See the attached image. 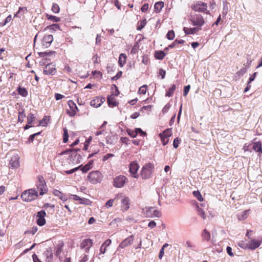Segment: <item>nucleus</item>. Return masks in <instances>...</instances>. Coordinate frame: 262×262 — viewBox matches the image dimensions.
<instances>
[{
	"instance_id": "nucleus-56",
	"label": "nucleus",
	"mask_w": 262,
	"mask_h": 262,
	"mask_svg": "<svg viewBox=\"0 0 262 262\" xmlns=\"http://www.w3.org/2000/svg\"><path fill=\"white\" fill-rule=\"evenodd\" d=\"M247 70L245 68H242L239 71L237 72L238 76H243L246 73Z\"/></svg>"
},
{
	"instance_id": "nucleus-36",
	"label": "nucleus",
	"mask_w": 262,
	"mask_h": 262,
	"mask_svg": "<svg viewBox=\"0 0 262 262\" xmlns=\"http://www.w3.org/2000/svg\"><path fill=\"white\" fill-rule=\"evenodd\" d=\"M174 37V32L173 30L169 31L166 34V37L169 40H173Z\"/></svg>"
},
{
	"instance_id": "nucleus-50",
	"label": "nucleus",
	"mask_w": 262,
	"mask_h": 262,
	"mask_svg": "<svg viewBox=\"0 0 262 262\" xmlns=\"http://www.w3.org/2000/svg\"><path fill=\"white\" fill-rule=\"evenodd\" d=\"M146 19H144L140 22V25L137 27V30H141L146 25Z\"/></svg>"
},
{
	"instance_id": "nucleus-40",
	"label": "nucleus",
	"mask_w": 262,
	"mask_h": 262,
	"mask_svg": "<svg viewBox=\"0 0 262 262\" xmlns=\"http://www.w3.org/2000/svg\"><path fill=\"white\" fill-rule=\"evenodd\" d=\"M52 11L54 13H58L60 11V8L58 4H53L52 7Z\"/></svg>"
},
{
	"instance_id": "nucleus-64",
	"label": "nucleus",
	"mask_w": 262,
	"mask_h": 262,
	"mask_svg": "<svg viewBox=\"0 0 262 262\" xmlns=\"http://www.w3.org/2000/svg\"><path fill=\"white\" fill-rule=\"evenodd\" d=\"M32 258L34 262H41L35 254L32 255Z\"/></svg>"
},
{
	"instance_id": "nucleus-59",
	"label": "nucleus",
	"mask_w": 262,
	"mask_h": 262,
	"mask_svg": "<svg viewBox=\"0 0 262 262\" xmlns=\"http://www.w3.org/2000/svg\"><path fill=\"white\" fill-rule=\"evenodd\" d=\"M148 9V4H144L142 7H141V11L142 12H146Z\"/></svg>"
},
{
	"instance_id": "nucleus-32",
	"label": "nucleus",
	"mask_w": 262,
	"mask_h": 262,
	"mask_svg": "<svg viewBox=\"0 0 262 262\" xmlns=\"http://www.w3.org/2000/svg\"><path fill=\"white\" fill-rule=\"evenodd\" d=\"M26 117V114L25 113V110L22 109L21 111L18 112V121L22 122L24 121V118Z\"/></svg>"
},
{
	"instance_id": "nucleus-7",
	"label": "nucleus",
	"mask_w": 262,
	"mask_h": 262,
	"mask_svg": "<svg viewBox=\"0 0 262 262\" xmlns=\"http://www.w3.org/2000/svg\"><path fill=\"white\" fill-rule=\"evenodd\" d=\"M191 21L193 25L200 27L204 24L205 21L203 16L201 15H197L195 16L191 17Z\"/></svg>"
},
{
	"instance_id": "nucleus-9",
	"label": "nucleus",
	"mask_w": 262,
	"mask_h": 262,
	"mask_svg": "<svg viewBox=\"0 0 262 262\" xmlns=\"http://www.w3.org/2000/svg\"><path fill=\"white\" fill-rule=\"evenodd\" d=\"M139 168V165L136 162H133L129 164V172L130 174L135 178H138L139 174L137 171Z\"/></svg>"
},
{
	"instance_id": "nucleus-17",
	"label": "nucleus",
	"mask_w": 262,
	"mask_h": 262,
	"mask_svg": "<svg viewBox=\"0 0 262 262\" xmlns=\"http://www.w3.org/2000/svg\"><path fill=\"white\" fill-rule=\"evenodd\" d=\"M129 199L127 196H124L121 200V208L123 211H126L129 208Z\"/></svg>"
},
{
	"instance_id": "nucleus-21",
	"label": "nucleus",
	"mask_w": 262,
	"mask_h": 262,
	"mask_svg": "<svg viewBox=\"0 0 262 262\" xmlns=\"http://www.w3.org/2000/svg\"><path fill=\"white\" fill-rule=\"evenodd\" d=\"M44 256L46 257V260L48 262H50L53 258V253L51 248L47 249L43 253Z\"/></svg>"
},
{
	"instance_id": "nucleus-52",
	"label": "nucleus",
	"mask_w": 262,
	"mask_h": 262,
	"mask_svg": "<svg viewBox=\"0 0 262 262\" xmlns=\"http://www.w3.org/2000/svg\"><path fill=\"white\" fill-rule=\"evenodd\" d=\"M170 106H171V105L170 104V103H167L164 106V107L163 108V110H162L163 113L165 114V113H167L168 111V110H169Z\"/></svg>"
},
{
	"instance_id": "nucleus-34",
	"label": "nucleus",
	"mask_w": 262,
	"mask_h": 262,
	"mask_svg": "<svg viewBox=\"0 0 262 262\" xmlns=\"http://www.w3.org/2000/svg\"><path fill=\"white\" fill-rule=\"evenodd\" d=\"M35 118L33 114L30 113L28 115L27 117V122L28 124H32Z\"/></svg>"
},
{
	"instance_id": "nucleus-47",
	"label": "nucleus",
	"mask_w": 262,
	"mask_h": 262,
	"mask_svg": "<svg viewBox=\"0 0 262 262\" xmlns=\"http://www.w3.org/2000/svg\"><path fill=\"white\" fill-rule=\"evenodd\" d=\"M91 166H89V165H87V164H85L84 166H83L82 165L81 167H80V169L81 170V171L84 172V173H85L88 170H89L91 168Z\"/></svg>"
},
{
	"instance_id": "nucleus-49",
	"label": "nucleus",
	"mask_w": 262,
	"mask_h": 262,
	"mask_svg": "<svg viewBox=\"0 0 262 262\" xmlns=\"http://www.w3.org/2000/svg\"><path fill=\"white\" fill-rule=\"evenodd\" d=\"M81 166H82V165H80L78 167H75L74 168H73L72 169H71V170H66V171H65V172H66V173H67L68 174H72L73 172H74L76 171L77 170H78L79 169H80V167H81Z\"/></svg>"
},
{
	"instance_id": "nucleus-37",
	"label": "nucleus",
	"mask_w": 262,
	"mask_h": 262,
	"mask_svg": "<svg viewBox=\"0 0 262 262\" xmlns=\"http://www.w3.org/2000/svg\"><path fill=\"white\" fill-rule=\"evenodd\" d=\"M193 194L199 201H202L203 200V198L199 191H194Z\"/></svg>"
},
{
	"instance_id": "nucleus-6",
	"label": "nucleus",
	"mask_w": 262,
	"mask_h": 262,
	"mask_svg": "<svg viewBox=\"0 0 262 262\" xmlns=\"http://www.w3.org/2000/svg\"><path fill=\"white\" fill-rule=\"evenodd\" d=\"M127 181V179L124 176H119L114 180V186L117 188H121Z\"/></svg>"
},
{
	"instance_id": "nucleus-10",
	"label": "nucleus",
	"mask_w": 262,
	"mask_h": 262,
	"mask_svg": "<svg viewBox=\"0 0 262 262\" xmlns=\"http://www.w3.org/2000/svg\"><path fill=\"white\" fill-rule=\"evenodd\" d=\"M78 150H79V149H74L70 155V160L73 163L78 164L81 162V157L80 155L77 153V151Z\"/></svg>"
},
{
	"instance_id": "nucleus-29",
	"label": "nucleus",
	"mask_w": 262,
	"mask_h": 262,
	"mask_svg": "<svg viewBox=\"0 0 262 262\" xmlns=\"http://www.w3.org/2000/svg\"><path fill=\"white\" fill-rule=\"evenodd\" d=\"M17 92L18 94L23 97H26L28 95V92L24 88L19 86L17 88Z\"/></svg>"
},
{
	"instance_id": "nucleus-25",
	"label": "nucleus",
	"mask_w": 262,
	"mask_h": 262,
	"mask_svg": "<svg viewBox=\"0 0 262 262\" xmlns=\"http://www.w3.org/2000/svg\"><path fill=\"white\" fill-rule=\"evenodd\" d=\"M126 56L125 54H121L119 57L118 62L120 67H122L126 62Z\"/></svg>"
},
{
	"instance_id": "nucleus-42",
	"label": "nucleus",
	"mask_w": 262,
	"mask_h": 262,
	"mask_svg": "<svg viewBox=\"0 0 262 262\" xmlns=\"http://www.w3.org/2000/svg\"><path fill=\"white\" fill-rule=\"evenodd\" d=\"M27 11V8L26 7H19L18 11L17 12V13L14 15V17H20L19 16V13L22 12L23 13H24L25 12Z\"/></svg>"
},
{
	"instance_id": "nucleus-12",
	"label": "nucleus",
	"mask_w": 262,
	"mask_h": 262,
	"mask_svg": "<svg viewBox=\"0 0 262 262\" xmlns=\"http://www.w3.org/2000/svg\"><path fill=\"white\" fill-rule=\"evenodd\" d=\"M46 213L44 210H41L37 213V217H38L36 223L38 225L42 226L46 224V220L45 217Z\"/></svg>"
},
{
	"instance_id": "nucleus-8",
	"label": "nucleus",
	"mask_w": 262,
	"mask_h": 262,
	"mask_svg": "<svg viewBox=\"0 0 262 262\" xmlns=\"http://www.w3.org/2000/svg\"><path fill=\"white\" fill-rule=\"evenodd\" d=\"M55 66L52 63L47 64L43 69V73L47 75H54L56 73Z\"/></svg>"
},
{
	"instance_id": "nucleus-18",
	"label": "nucleus",
	"mask_w": 262,
	"mask_h": 262,
	"mask_svg": "<svg viewBox=\"0 0 262 262\" xmlns=\"http://www.w3.org/2000/svg\"><path fill=\"white\" fill-rule=\"evenodd\" d=\"M10 165L13 168H17L19 165V158L17 156H14L12 157L10 161Z\"/></svg>"
},
{
	"instance_id": "nucleus-45",
	"label": "nucleus",
	"mask_w": 262,
	"mask_h": 262,
	"mask_svg": "<svg viewBox=\"0 0 262 262\" xmlns=\"http://www.w3.org/2000/svg\"><path fill=\"white\" fill-rule=\"evenodd\" d=\"M181 140L179 138H176L174 139L173 142V146L174 148H177L179 146V144H180Z\"/></svg>"
},
{
	"instance_id": "nucleus-39",
	"label": "nucleus",
	"mask_w": 262,
	"mask_h": 262,
	"mask_svg": "<svg viewBox=\"0 0 262 262\" xmlns=\"http://www.w3.org/2000/svg\"><path fill=\"white\" fill-rule=\"evenodd\" d=\"M69 135L68 129L66 128H63V143H67L68 141Z\"/></svg>"
},
{
	"instance_id": "nucleus-33",
	"label": "nucleus",
	"mask_w": 262,
	"mask_h": 262,
	"mask_svg": "<svg viewBox=\"0 0 262 262\" xmlns=\"http://www.w3.org/2000/svg\"><path fill=\"white\" fill-rule=\"evenodd\" d=\"M161 137L169 138L171 135V130L170 129L165 130L162 134H160Z\"/></svg>"
},
{
	"instance_id": "nucleus-38",
	"label": "nucleus",
	"mask_w": 262,
	"mask_h": 262,
	"mask_svg": "<svg viewBox=\"0 0 262 262\" xmlns=\"http://www.w3.org/2000/svg\"><path fill=\"white\" fill-rule=\"evenodd\" d=\"M126 131L127 134L132 138H135L137 136V130H136V129L135 130L127 129Z\"/></svg>"
},
{
	"instance_id": "nucleus-44",
	"label": "nucleus",
	"mask_w": 262,
	"mask_h": 262,
	"mask_svg": "<svg viewBox=\"0 0 262 262\" xmlns=\"http://www.w3.org/2000/svg\"><path fill=\"white\" fill-rule=\"evenodd\" d=\"M147 91V85H143L139 88L138 93L141 94H145Z\"/></svg>"
},
{
	"instance_id": "nucleus-62",
	"label": "nucleus",
	"mask_w": 262,
	"mask_h": 262,
	"mask_svg": "<svg viewBox=\"0 0 262 262\" xmlns=\"http://www.w3.org/2000/svg\"><path fill=\"white\" fill-rule=\"evenodd\" d=\"M55 97L56 100H59L64 98V96L61 94L56 93L55 95Z\"/></svg>"
},
{
	"instance_id": "nucleus-58",
	"label": "nucleus",
	"mask_w": 262,
	"mask_h": 262,
	"mask_svg": "<svg viewBox=\"0 0 262 262\" xmlns=\"http://www.w3.org/2000/svg\"><path fill=\"white\" fill-rule=\"evenodd\" d=\"M152 214L153 215V217L155 216V217H160L161 216V212L157 210H155V209H154V211H153V214Z\"/></svg>"
},
{
	"instance_id": "nucleus-14",
	"label": "nucleus",
	"mask_w": 262,
	"mask_h": 262,
	"mask_svg": "<svg viewBox=\"0 0 262 262\" xmlns=\"http://www.w3.org/2000/svg\"><path fill=\"white\" fill-rule=\"evenodd\" d=\"M134 240V235H132L129 237H127L125 239H124L119 245V248L123 249L129 245H131Z\"/></svg>"
},
{
	"instance_id": "nucleus-61",
	"label": "nucleus",
	"mask_w": 262,
	"mask_h": 262,
	"mask_svg": "<svg viewBox=\"0 0 262 262\" xmlns=\"http://www.w3.org/2000/svg\"><path fill=\"white\" fill-rule=\"evenodd\" d=\"M122 74V72L121 71L118 72L117 73V74H116V75H115V76H114L112 78V80H115L118 79V78H119L121 76Z\"/></svg>"
},
{
	"instance_id": "nucleus-4",
	"label": "nucleus",
	"mask_w": 262,
	"mask_h": 262,
	"mask_svg": "<svg viewBox=\"0 0 262 262\" xmlns=\"http://www.w3.org/2000/svg\"><path fill=\"white\" fill-rule=\"evenodd\" d=\"M102 178V174L98 170L92 171L88 176V180L93 184L100 183Z\"/></svg>"
},
{
	"instance_id": "nucleus-35",
	"label": "nucleus",
	"mask_w": 262,
	"mask_h": 262,
	"mask_svg": "<svg viewBox=\"0 0 262 262\" xmlns=\"http://www.w3.org/2000/svg\"><path fill=\"white\" fill-rule=\"evenodd\" d=\"M203 238L206 241H209L210 238V234L206 229H205L202 233Z\"/></svg>"
},
{
	"instance_id": "nucleus-11",
	"label": "nucleus",
	"mask_w": 262,
	"mask_h": 262,
	"mask_svg": "<svg viewBox=\"0 0 262 262\" xmlns=\"http://www.w3.org/2000/svg\"><path fill=\"white\" fill-rule=\"evenodd\" d=\"M68 105L70 107V110H67V114L70 117H73L76 115V112L78 111V108L72 101H69L68 102Z\"/></svg>"
},
{
	"instance_id": "nucleus-20",
	"label": "nucleus",
	"mask_w": 262,
	"mask_h": 262,
	"mask_svg": "<svg viewBox=\"0 0 262 262\" xmlns=\"http://www.w3.org/2000/svg\"><path fill=\"white\" fill-rule=\"evenodd\" d=\"M103 102V101L99 97H96L91 101L90 104L91 106L97 108L99 107Z\"/></svg>"
},
{
	"instance_id": "nucleus-1",
	"label": "nucleus",
	"mask_w": 262,
	"mask_h": 262,
	"mask_svg": "<svg viewBox=\"0 0 262 262\" xmlns=\"http://www.w3.org/2000/svg\"><path fill=\"white\" fill-rule=\"evenodd\" d=\"M154 165L152 163H146L141 168L140 175L143 179H148L151 177L154 170Z\"/></svg>"
},
{
	"instance_id": "nucleus-28",
	"label": "nucleus",
	"mask_w": 262,
	"mask_h": 262,
	"mask_svg": "<svg viewBox=\"0 0 262 262\" xmlns=\"http://www.w3.org/2000/svg\"><path fill=\"white\" fill-rule=\"evenodd\" d=\"M165 56V54L164 51H159L155 52V57L156 59L162 60L164 58Z\"/></svg>"
},
{
	"instance_id": "nucleus-3",
	"label": "nucleus",
	"mask_w": 262,
	"mask_h": 262,
	"mask_svg": "<svg viewBox=\"0 0 262 262\" xmlns=\"http://www.w3.org/2000/svg\"><path fill=\"white\" fill-rule=\"evenodd\" d=\"M36 187L38 191H39V194L40 195H43L48 191V188L46 182L44 178L42 176H38Z\"/></svg>"
},
{
	"instance_id": "nucleus-55",
	"label": "nucleus",
	"mask_w": 262,
	"mask_h": 262,
	"mask_svg": "<svg viewBox=\"0 0 262 262\" xmlns=\"http://www.w3.org/2000/svg\"><path fill=\"white\" fill-rule=\"evenodd\" d=\"M73 149H72V148H70V149H66V150H64V151H62L61 152H60L59 154V155L62 156V155H65V154H71Z\"/></svg>"
},
{
	"instance_id": "nucleus-53",
	"label": "nucleus",
	"mask_w": 262,
	"mask_h": 262,
	"mask_svg": "<svg viewBox=\"0 0 262 262\" xmlns=\"http://www.w3.org/2000/svg\"><path fill=\"white\" fill-rule=\"evenodd\" d=\"M136 130H137V135L139 134L141 136H145L146 135V133L143 132L140 128H136Z\"/></svg>"
},
{
	"instance_id": "nucleus-63",
	"label": "nucleus",
	"mask_w": 262,
	"mask_h": 262,
	"mask_svg": "<svg viewBox=\"0 0 262 262\" xmlns=\"http://www.w3.org/2000/svg\"><path fill=\"white\" fill-rule=\"evenodd\" d=\"M53 194L57 196H58L59 198L60 197L61 195H62L61 192L56 189H55L53 190Z\"/></svg>"
},
{
	"instance_id": "nucleus-41",
	"label": "nucleus",
	"mask_w": 262,
	"mask_h": 262,
	"mask_svg": "<svg viewBox=\"0 0 262 262\" xmlns=\"http://www.w3.org/2000/svg\"><path fill=\"white\" fill-rule=\"evenodd\" d=\"M38 230L37 227H33L30 230L26 231L25 234H34Z\"/></svg>"
},
{
	"instance_id": "nucleus-24",
	"label": "nucleus",
	"mask_w": 262,
	"mask_h": 262,
	"mask_svg": "<svg viewBox=\"0 0 262 262\" xmlns=\"http://www.w3.org/2000/svg\"><path fill=\"white\" fill-rule=\"evenodd\" d=\"M249 210H245L238 215V219L240 221L245 220L247 218L249 214Z\"/></svg>"
},
{
	"instance_id": "nucleus-48",
	"label": "nucleus",
	"mask_w": 262,
	"mask_h": 262,
	"mask_svg": "<svg viewBox=\"0 0 262 262\" xmlns=\"http://www.w3.org/2000/svg\"><path fill=\"white\" fill-rule=\"evenodd\" d=\"M154 211V207L149 208L146 211V216L148 217H153L152 214H153V211Z\"/></svg>"
},
{
	"instance_id": "nucleus-5",
	"label": "nucleus",
	"mask_w": 262,
	"mask_h": 262,
	"mask_svg": "<svg viewBox=\"0 0 262 262\" xmlns=\"http://www.w3.org/2000/svg\"><path fill=\"white\" fill-rule=\"evenodd\" d=\"M191 8L195 11L199 12H205L206 14H209V12L207 11V4L201 1H198L194 3L191 6Z\"/></svg>"
},
{
	"instance_id": "nucleus-54",
	"label": "nucleus",
	"mask_w": 262,
	"mask_h": 262,
	"mask_svg": "<svg viewBox=\"0 0 262 262\" xmlns=\"http://www.w3.org/2000/svg\"><path fill=\"white\" fill-rule=\"evenodd\" d=\"M11 20H12V16H11V15H9L6 18V19L4 21V23L2 24V26H4L6 25L7 23L11 21Z\"/></svg>"
},
{
	"instance_id": "nucleus-46",
	"label": "nucleus",
	"mask_w": 262,
	"mask_h": 262,
	"mask_svg": "<svg viewBox=\"0 0 262 262\" xmlns=\"http://www.w3.org/2000/svg\"><path fill=\"white\" fill-rule=\"evenodd\" d=\"M107 102L108 103V105H112L113 106L116 105V103L115 101L114 100V97H112V96H110L107 98Z\"/></svg>"
},
{
	"instance_id": "nucleus-15",
	"label": "nucleus",
	"mask_w": 262,
	"mask_h": 262,
	"mask_svg": "<svg viewBox=\"0 0 262 262\" xmlns=\"http://www.w3.org/2000/svg\"><path fill=\"white\" fill-rule=\"evenodd\" d=\"M92 240L91 239H84L80 244V247L81 248L85 249V251L86 252H89L90 248L93 245Z\"/></svg>"
},
{
	"instance_id": "nucleus-27",
	"label": "nucleus",
	"mask_w": 262,
	"mask_h": 262,
	"mask_svg": "<svg viewBox=\"0 0 262 262\" xmlns=\"http://www.w3.org/2000/svg\"><path fill=\"white\" fill-rule=\"evenodd\" d=\"M164 7V3L162 2H159L156 3L155 4L154 8L155 11L157 12H160L162 8Z\"/></svg>"
},
{
	"instance_id": "nucleus-13",
	"label": "nucleus",
	"mask_w": 262,
	"mask_h": 262,
	"mask_svg": "<svg viewBox=\"0 0 262 262\" xmlns=\"http://www.w3.org/2000/svg\"><path fill=\"white\" fill-rule=\"evenodd\" d=\"M53 40V36L52 35H45L42 38V44L45 48H48L50 46Z\"/></svg>"
},
{
	"instance_id": "nucleus-26",
	"label": "nucleus",
	"mask_w": 262,
	"mask_h": 262,
	"mask_svg": "<svg viewBox=\"0 0 262 262\" xmlns=\"http://www.w3.org/2000/svg\"><path fill=\"white\" fill-rule=\"evenodd\" d=\"M253 149L256 152L262 153L261 144L260 142H255L253 143Z\"/></svg>"
},
{
	"instance_id": "nucleus-60",
	"label": "nucleus",
	"mask_w": 262,
	"mask_h": 262,
	"mask_svg": "<svg viewBox=\"0 0 262 262\" xmlns=\"http://www.w3.org/2000/svg\"><path fill=\"white\" fill-rule=\"evenodd\" d=\"M162 142L163 145H166L169 139L168 138L164 137H161Z\"/></svg>"
},
{
	"instance_id": "nucleus-22",
	"label": "nucleus",
	"mask_w": 262,
	"mask_h": 262,
	"mask_svg": "<svg viewBox=\"0 0 262 262\" xmlns=\"http://www.w3.org/2000/svg\"><path fill=\"white\" fill-rule=\"evenodd\" d=\"M122 198L121 194H118L116 196V197L113 199H110L107 201L105 204V206L106 208H110L113 205V203L116 200H118L119 199Z\"/></svg>"
},
{
	"instance_id": "nucleus-2",
	"label": "nucleus",
	"mask_w": 262,
	"mask_h": 262,
	"mask_svg": "<svg viewBox=\"0 0 262 262\" xmlns=\"http://www.w3.org/2000/svg\"><path fill=\"white\" fill-rule=\"evenodd\" d=\"M38 196V191L35 189H30L24 191L21 198L24 201L31 202L34 200Z\"/></svg>"
},
{
	"instance_id": "nucleus-19",
	"label": "nucleus",
	"mask_w": 262,
	"mask_h": 262,
	"mask_svg": "<svg viewBox=\"0 0 262 262\" xmlns=\"http://www.w3.org/2000/svg\"><path fill=\"white\" fill-rule=\"evenodd\" d=\"M261 243V241H256L255 239H252L250 242L248 248L251 250H254L260 245Z\"/></svg>"
},
{
	"instance_id": "nucleus-23",
	"label": "nucleus",
	"mask_w": 262,
	"mask_h": 262,
	"mask_svg": "<svg viewBox=\"0 0 262 262\" xmlns=\"http://www.w3.org/2000/svg\"><path fill=\"white\" fill-rule=\"evenodd\" d=\"M196 208L197 209L198 215H200L203 219H205L206 216L205 212L204 210V209H203L201 207H200L198 203L196 204Z\"/></svg>"
},
{
	"instance_id": "nucleus-30",
	"label": "nucleus",
	"mask_w": 262,
	"mask_h": 262,
	"mask_svg": "<svg viewBox=\"0 0 262 262\" xmlns=\"http://www.w3.org/2000/svg\"><path fill=\"white\" fill-rule=\"evenodd\" d=\"M176 90L175 84H172L171 87L168 89L166 93L165 96L166 97H170L173 95V94Z\"/></svg>"
},
{
	"instance_id": "nucleus-16",
	"label": "nucleus",
	"mask_w": 262,
	"mask_h": 262,
	"mask_svg": "<svg viewBox=\"0 0 262 262\" xmlns=\"http://www.w3.org/2000/svg\"><path fill=\"white\" fill-rule=\"evenodd\" d=\"M201 30V28L200 27H194L191 28L184 27L183 28V30L186 35L196 34Z\"/></svg>"
},
{
	"instance_id": "nucleus-57",
	"label": "nucleus",
	"mask_w": 262,
	"mask_h": 262,
	"mask_svg": "<svg viewBox=\"0 0 262 262\" xmlns=\"http://www.w3.org/2000/svg\"><path fill=\"white\" fill-rule=\"evenodd\" d=\"M190 86L189 85H188L187 86H185L184 89V92H183V95L184 96H186L190 90Z\"/></svg>"
},
{
	"instance_id": "nucleus-51",
	"label": "nucleus",
	"mask_w": 262,
	"mask_h": 262,
	"mask_svg": "<svg viewBox=\"0 0 262 262\" xmlns=\"http://www.w3.org/2000/svg\"><path fill=\"white\" fill-rule=\"evenodd\" d=\"M40 133H41V132H38L37 133H35V134L30 135L28 139L29 142H32L34 139L35 137L37 135H40Z\"/></svg>"
},
{
	"instance_id": "nucleus-31",
	"label": "nucleus",
	"mask_w": 262,
	"mask_h": 262,
	"mask_svg": "<svg viewBox=\"0 0 262 262\" xmlns=\"http://www.w3.org/2000/svg\"><path fill=\"white\" fill-rule=\"evenodd\" d=\"M46 17L48 20H50L53 22L57 23L60 20V18L59 17L56 16L51 15L48 14H46Z\"/></svg>"
},
{
	"instance_id": "nucleus-43",
	"label": "nucleus",
	"mask_w": 262,
	"mask_h": 262,
	"mask_svg": "<svg viewBox=\"0 0 262 262\" xmlns=\"http://www.w3.org/2000/svg\"><path fill=\"white\" fill-rule=\"evenodd\" d=\"M47 28L50 30H52L53 31H55L57 29H60V27H59V25L57 24L49 25Z\"/></svg>"
}]
</instances>
